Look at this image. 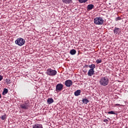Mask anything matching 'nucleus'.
<instances>
[{"instance_id":"28","label":"nucleus","mask_w":128,"mask_h":128,"mask_svg":"<svg viewBox=\"0 0 128 128\" xmlns=\"http://www.w3.org/2000/svg\"><path fill=\"white\" fill-rule=\"evenodd\" d=\"M112 114H114V112H112Z\"/></svg>"},{"instance_id":"11","label":"nucleus","mask_w":128,"mask_h":128,"mask_svg":"<svg viewBox=\"0 0 128 128\" xmlns=\"http://www.w3.org/2000/svg\"><path fill=\"white\" fill-rule=\"evenodd\" d=\"M94 4H89L87 8L89 10H92V8H94Z\"/></svg>"},{"instance_id":"18","label":"nucleus","mask_w":128,"mask_h":128,"mask_svg":"<svg viewBox=\"0 0 128 128\" xmlns=\"http://www.w3.org/2000/svg\"><path fill=\"white\" fill-rule=\"evenodd\" d=\"M8 89L4 88L2 94L4 96V94H8Z\"/></svg>"},{"instance_id":"13","label":"nucleus","mask_w":128,"mask_h":128,"mask_svg":"<svg viewBox=\"0 0 128 128\" xmlns=\"http://www.w3.org/2000/svg\"><path fill=\"white\" fill-rule=\"evenodd\" d=\"M88 68H90V70H94V69L96 68V65L94 64H92L91 65H89Z\"/></svg>"},{"instance_id":"15","label":"nucleus","mask_w":128,"mask_h":128,"mask_svg":"<svg viewBox=\"0 0 128 128\" xmlns=\"http://www.w3.org/2000/svg\"><path fill=\"white\" fill-rule=\"evenodd\" d=\"M80 94V90H77L76 92H74V96H78Z\"/></svg>"},{"instance_id":"21","label":"nucleus","mask_w":128,"mask_h":128,"mask_svg":"<svg viewBox=\"0 0 128 128\" xmlns=\"http://www.w3.org/2000/svg\"><path fill=\"white\" fill-rule=\"evenodd\" d=\"M6 114H4V115L2 116L0 118H1L2 120H6Z\"/></svg>"},{"instance_id":"16","label":"nucleus","mask_w":128,"mask_h":128,"mask_svg":"<svg viewBox=\"0 0 128 128\" xmlns=\"http://www.w3.org/2000/svg\"><path fill=\"white\" fill-rule=\"evenodd\" d=\"M62 2H63L64 4H70L72 0H62Z\"/></svg>"},{"instance_id":"12","label":"nucleus","mask_w":128,"mask_h":128,"mask_svg":"<svg viewBox=\"0 0 128 128\" xmlns=\"http://www.w3.org/2000/svg\"><path fill=\"white\" fill-rule=\"evenodd\" d=\"M70 54L72 56H74V55L76 54V50L72 49L71 50H70Z\"/></svg>"},{"instance_id":"10","label":"nucleus","mask_w":128,"mask_h":128,"mask_svg":"<svg viewBox=\"0 0 128 128\" xmlns=\"http://www.w3.org/2000/svg\"><path fill=\"white\" fill-rule=\"evenodd\" d=\"M47 102L48 104H52V102H54V99H52V98H48L47 100Z\"/></svg>"},{"instance_id":"5","label":"nucleus","mask_w":128,"mask_h":128,"mask_svg":"<svg viewBox=\"0 0 128 128\" xmlns=\"http://www.w3.org/2000/svg\"><path fill=\"white\" fill-rule=\"evenodd\" d=\"M62 88H64V85H62V84H58L56 86V91L60 92V90H62Z\"/></svg>"},{"instance_id":"17","label":"nucleus","mask_w":128,"mask_h":128,"mask_svg":"<svg viewBox=\"0 0 128 128\" xmlns=\"http://www.w3.org/2000/svg\"><path fill=\"white\" fill-rule=\"evenodd\" d=\"M82 102L83 104H88V102H89V101L87 98L82 99Z\"/></svg>"},{"instance_id":"19","label":"nucleus","mask_w":128,"mask_h":128,"mask_svg":"<svg viewBox=\"0 0 128 128\" xmlns=\"http://www.w3.org/2000/svg\"><path fill=\"white\" fill-rule=\"evenodd\" d=\"M78 2H79L82 4L84 2H88V0H78Z\"/></svg>"},{"instance_id":"20","label":"nucleus","mask_w":128,"mask_h":128,"mask_svg":"<svg viewBox=\"0 0 128 128\" xmlns=\"http://www.w3.org/2000/svg\"><path fill=\"white\" fill-rule=\"evenodd\" d=\"M122 20V18H120V16H118L115 18L116 22H118V20Z\"/></svg>"},{"instance_id":"6","label":"nucleus","mask_w":128,"mask_h":128,"mask_svg":"<svg viewBox=\"0 0 128 128\" xmlns=\"http://www.w3.org/2000/svg\"><path fill=\"white\" fill-rule=\"evenodd\" d=\"M65 85L66 86H72V82L71 80H67L65 82Z\"/></svg>"},{"instance_id":"22","label":"nucleus","mask_w":128,"mask_h":128,"mask_svg":"<svg viewBox=\"0 0 128 128\" xmlns=\"http://www.w3.org/2000/svg\"><path fill=\"white\" fill-rule=\"evenodd\" d=\"M96 62L97 63V64H100V62H102V60H100V59H98V60H96Z\"/></svg>"},{"instance_id":"25","label":"nucleus","mask_w":128,"mask_h":128,"mask_svg":"<svg viewBox=\"0 0 128 128\" xmlns=\"http://www.w3.org/2000/svg\"><path fill=\"white\" fill-rule=\"evenodd\" d=\"M108 114H112V111H110L108 112Z\"/></svg>"},{"instance_id":"29","label":"nucleus","mask_w":128,"mask_h":128,"mask_svg":"<svg viewBox=\"0 0 128 128\" xmlns=\"http://www.w3.org/2000/svg\"><path fill=\"white\" fill-rule=\"evenodd\" d=\"M86 66H88V65H86Z\"/></svg>"},{"instance_id":"8","label":"nucleus","mask_w":128,"mask_h":128,"mask_svg":"<svg viewBox=\"0 0 128 128\" xmlns=\"http://www.w3.org/2000/svg\"><path fill=\"white\" fill-rule=\"evenodd\" d=\"M33 128H42V125L40 124H36L32 125Z\"/></svg>"},{"instance_id":"23","label":"nucleus","mask_w":128,"mask_h":128,"mask_svg":"<svg viewBox=\"0 0 128 128\" xmlns=\"http://www.w3.org/2000/svg\"><path fill=\"white\" fill-rule=\"evenodd\" d=\"M6 82L7 84H10V80L8 79H6Z\"/></svg>"},{"instance_id":"1","label":"nucleus","mask_w":128,"mask_h":128,"mask_svg":"<svg viewBox=\"0 0 128 128\" xmlns=\"http://www.w3.org/2000/svg\"><path fill=\"white\" fill-rule=\"evenodd\" d=\"M15 44H16L19 46H24V44H26V40L22 38H19L15 40Z\"/></svg>"},{"instance_id":"27","label":"nucleus","mask_w":128,"mask_h":128,"mask_svg":"<svg viewBox=\"0 0 128 128\" xmlns=\"http://www.w3.org/2000/svg\"><path fill=\"white\" fill-rule=\"evenodd\" d=\"M104 122H108V120H104Z\"/></svg>"},{"instance_id":"24","label":"nucleus","mask_w":128,"mask_h":128,"mask_svg":"<svg viewBox=\"0 0 128 128\" xmlns=\"http://www.w3.org/2000/svg\"><path fill=\"white\" fill-rule=\"evenodd\" d=\"M3 77L1 75H0V82L2 80Z\"/></svg>"},{"instance_id":"26","label":"nucleus","mask_w":128,"mask_h":128,"mask_svg":"<svg viewBox=\"0 0 128 128\" xmlns=\"http://www.w3.org/2000/svg\"><path fill=\"white\" fill-rule=\"evenodd\" d=\"M120 106V104H116L115 106Z\"/></svg>"},{"instance_id":"7","label":"nucleus","mask_w":128,"mask_h":128,"mask_svg":"<svg viewBox=\"0 0 128 128\" xmlns=\"http://www.w3.org/2000/svg\"><path fill=\"white\" fill-rule=\"evenodd\" d=\"M94 70L92 69L89 70L88 72V76H94Z\"/></svg>"},{"instance_id":"4","label":"nucleus","mask_w":128,"mask_h":128,"mask_svg":"<svg viewBox=\"0 0 128 128\" xmlns=\"http://www.w3.org/2000/svg\"><path fill=\"white\" fill-rule=\"evenodd\" d=\"M94 24H104V20L100 17H97L94 19Z\"/></svg>"},{"instance_id":"14","label":"nucleus","mask_w":128,"mask_h":128,"mask_svg":"<svg viewBox=\"0 0 128 128\" xmlns=\"http://www.w3.org/2000/svg\"><path fill=\"white\" fill-rule=\"evenodd\" d=\"M114 32V34H118V32H120V28H115Z\"/></svg>"},{"instance_id":"3","label":"nucleus","mask_w":128,"mask_h":128,"mask_svg":"<svg viewBox=\"0 0 128 128\" xmlns=\"http://www.w3.org/2000/svg\"><path fill=\"white\" fill-rule=\"evenodd\" d=\"M58 72L56 70H52V68H48L47 70L46 74L48 76H54Z\"/></svg>"},{"instance_id":"2","label":"nucleus","mask_w":128,"mask_h":128,"mask_svg":"<svg viewBox=\"0 0 128 128\" xmlns=\"http://www.w3.org/2000/svg\"><path fill=\"white\" fill-rule=\"evenodd\" d=\"M108 78L106 77L102 78L100 81V84L101 86H106L108 84Z\"/></svg>"},{"instance_id":"9","label":"nucleus","mask_w":128,"mask_h":128,"mask_svg":"<svg viewBox=\"0 0 128 128\" xmlns=\"http://www.w3.org/2000/svg\"><path fill=\"white\" fill-rule=\"evenodd\" d=\"M20 108L24 110H28V104H22L20 105Z\"/></svg>"}]
</instances>
